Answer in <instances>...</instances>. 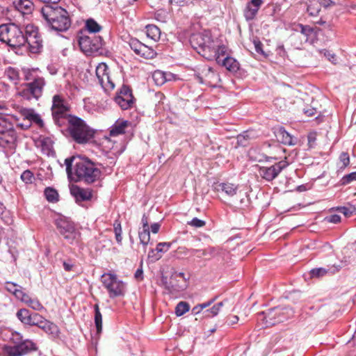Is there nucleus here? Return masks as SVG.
Returning a JSON list of instances; mask_svg holds the SVG:
<instances>
[{
    "instance_id": "nucleus-1",
    "label": "nucleus",
    "mask_w": 356,
    "mask_h": 356,
    "mask_svg": "<svg viewBox=\"0 0 356 356\" xmlns=\"http://www.w3.org/2000/svg\"><path fill=\"white\" fill-rule=\"evenodd\" d=\"M65 164L68 177L74 181L92 184L100 178L101 170L97 164L86 157L73 156L65 159Z\"/></svg>"
},
{
    "instance_id": "nucleus-2",
    "label": "nucleus",
    "mask_w": 356,
    "mask_h": 356,
    "mask_svg": "<svg viewBox=\"0 0 356 356\" xmlns=\"http://www.w3.org/2000/svg\"><path fill=\"white\" fill-rule=\"evenodd\" d=\"M190 43L199 54L207 60H213L218 52L223 53L225 49V45L212 38L209 31L193 34Z\"/></svg>"
},
{
    "instance_id": "nucleus-3",
    "label": "nucleus",
    "mask_w": 356,
    "mask_h": 356,
    "mask_svg": "<svg viewBox=\"0 0 356 356\" xmlns=\"http://www.w3.org/2000/svg\"><path fill=\"white\" fill-rule=\"evenodd\" d=\"M41 13L47 25L56 31H65L71 25L67 11L57 3L44 5Z\"/></svg>"
},
{
    "instance_id": "nucleus-4",
    "label": "nucleus",
    "mask_w": 356,
    "mask_h": 356,
    "mask_svg": "<svg viewBox=\"0 0 356 356\" xmlns=\"http://www.w3.org/2000/svg\"><path fill=\"white\" fill-rule=\"evenodd\" d=\"M67 130L71 138L79 144H86L94 136L93 131L82 119L76 116H70Z\"/></svg>"
},
{
    "instance_id": "nucleus-5",
    "label": "nucleus",
    "mask_w": 356,
    "mask_h": 356,
    "mask_svg": "<svg viewBox=\"0 0 356 356\" xmlns=\"http://www.w3.org/2000/svg\"><path fill=\"white\" fill-rule=\"evenodd\" d=\"M0 41L6 43L12 48H19L25 45L24 31L15 24L0 25Z\"/></svg>"
},
{
    "instance_id": "nucleus-6",
    "label": "nucleus",
    "mask_w": 356,
    "mask_h": 356,
    "mask_svg": "<svg viewBox=\"0 0 356 356\" xmlns=\"http://www.w3.org/2000/svg\"><path fill=\"white\" fill-rule=\"evenodd\" d=\"M25 44L32 54H38L43 49V40L39 29L33 24H27L24 28Z\"/></svg>"
},
{
    "instance_id": "nucleus-7",
    "label": "nucleus",
    "mask_w": 356,
    "mask_h": 356,
    "mask_svg": "<svg viewBox=\"0 0 356 356\" xmlns=\"http://www.w3.org/2000/svg\"><path fill=\"white\" fill-rule=\"evenodd\" d=\"M101 282L107 289L111 298L124 295L126 291L125 284L122 280H120L116 275L104 273L101 277Z\"/></svg>"
},
{
    "instance_id": "nucleus-8",
    "label": "nucleus",
    "mask_w": 356,
    "mask_h": 356,
    "mask_svg": "<svg viewBox=\"0 0 356 356\" xmlns=\"http://www.w3.org/2000/svg\"><path fill=\"white\" fill-rule=\"evenodd\" d=\"M17 136L13 124L6 118H0V146L13 147Z\"/></svg>"
},
{
    "instance_id": "nucleus-9",
    "label": "nucleus",
    "mask_w": 356,
    "mask_h": 356,
    "mask_svg": "<svg viewBox=\"0 0 356 356\" xmlns=\"http://www.w3.org/2000/svg\"><path fill=\"white\" fill-rule=\"evenodd\" d=\"M45 85V79L43 76H41L31 83H26L25 88L19 94L26 100H31L32 99L38 100L42 97Z\"/></svg>"
},
{
    "instance_id": "nucleus-10",
    "label": "nucleus",
    "mask_w": 356,
    "mask_h": 356,
    "mask_svg": "<svg viewBox=\"0 0 356 356\" xmlns=\"http://www.w3.org/2000/svg\"><path fill=\"white\" fill-rule=\"evenodd\" d=\"M195 76L200 83L211 86H216L220 81L219 74L206 65L197 67Z\"/></svg>"
},
{
    "instance_id": "nucleus-11",
    "label": "nucleus",
    "mask_w": 356,
    "mask_h": 356,
    "mask_svg": "<svg viewBox=\"0 0 356 356\" xmlns=\"http://www.w3.org/2000/svg\"><path fill=\"white\" fill-rule=\"evenodd\" d=\"M79 47L86 54L98 53L102 48L103 40L100 36H81L79 40Z\"/></svg>"
},
{
    "instance_id": "nucleus-12",
    "label": "nucleus",
    "mask_w": 356,
    "mask_h": 356,
    "mask_svg": "<svg viewBox=\"0 0 356 356\" xmlns=\"http://www.w3.org/2000/svg\"><path fill=\"white\" fill-rule=\"evenodd\" d=\"M289 164V162L286 160H282L270 167H259V174L262 179L267 181H271L275 179Z\"/></svg>"
},
{
    "instance_id": "nucleus-13",
    "label": "nucleus",
    "mask_w": 356,
    "mask_h": 356,
    "mask_svg": "<svg viewBox=\"0 0 356 356\" xmlns=\"http://www.w3.org/2000/svg\"><path fill=\"white\" fill-rule=\"evenodd\" d=\"M115 101L123 110L131 108L134 103V97L131 88L123 85L115 97Z\"/></svg>"
},
{
    "instance_id": "nucleus-14",
    "label": "nucleus",
    "mask_w": 356,
    "mask_h": 356,
    "mask_svg": "<svg viewBox=\"0 0 356 356\" xmlns=\"http://www.w3.org/2000/svg\"><path fill=\"white\" fill-rule=\"evenodd\" d=\"M129 44L136 54L145 59H152L157 54L152 48L144 44L136 38H131Z\"/></svg>"
},
{
    "instance_id": "nucleus-15",
    "label": "nucleus",
    "mask_w": 356,
    "mask_h": 356,
    "mask_svg": "<svg viewBox=\"0 0 356 356\" xmlns=\"http://www.w3.org/2000/svg\"><path fill=\"white\" fill-rule=\"evenodd\" d=\"M213 60L230 72H236L239 70V63L235 58L227 55L226 47L225 51L223 53L218 52Z\"/></svg>"
},
{
    "instance_id": "nucleus-16",
    "label": "nucleus",
    "mask_w": 356,
    "mask_h": 356,
    "mask_svg": "<svg viewBox=\"0 0 356 356\" xmlns=\"http://www.w3.org/2000/svg\"><path fill=\"white\" fill-rule=\"evenodd\" d=\"M263 4L262 0H250L243 10V16L247 21L253 20Z\"/></svg>"
},
{
    "instance_id": "nucleus-17",
    "label": "nucleus",
    "mask_w": 356,
    "mask_h": 356,
    "mask_svg": "<svg viewBox=\"0 0 356 356\" xmlns=\"http://www.w3.org/2000/svg\"><path fill=\"white\" fill-rule=\"evenodd\" d=\"M70 193L77 203L88 201L92 198V191L73 185L70 188Z\"/></svg>"
},
{
    "instance_id": "nucleus-18",
    "label": "nucleus",
    "mask_w": 356,
    "mask_h": 356,
    "mask_svg": "<svg viewBox=\"0 0 356 356\" xmlns=\"http://www.w3.org/2000/svg\"><path fill=\"white\" fill-rule=\"evenodd\" d=\"M268 154L270 156H267L264 152H260V150L257 148L250 149L248 153L250 159L257 162L277 161L280 159V157L273 155V152H268Z\"/></svg>"
},
{
    "instance_id": "nucleus-19",
    "label": "nucleus",
    "mask_w": 356,
    "mask_h": 356,
    "mask_svg": "<svg viewBox=\"0 0 356 356\" xmlns=\"http://www.w3.org/2000/svg\"><path fill=\"white\" fill-rule=\"evenodd\" d=\"M131 126V122L123 119H118L109 128V136L112 137L118 136L124 134L128 127Z\"/></svg>"
},
{
    "instance_id": "nucleus-20",
    "label": "nucleus",
    "mask_w": 356,
    "mask_h": 356,
    "mask_svg": "<svg viewBox=\"0 0 356 356\" xmlns=\"http://www.w3.org/2000/svg\"><path fill=\"white\" fill-rule=\"evenodd\" d=\"M280 307H276L259 314V316H264L266 327L272 326L277 323V316L280 314Z\"/></svg>"
},
{
    "instance_id": "nucleus-21",
    "label": "nucleus",
    "mask_w": 356,
    "mask_h": 356,
    "mask_svg": "<svg viewBox=\"0 0 356 356\" xmlns=\"http://www.w3.org/2000/svg\"><path fill=\"white\" fill-rule=\"evenodd\" d=\"M68 111L69 107L51 109L54 121L58 126L63 125L65 121L69 120L70 115H68Z\"/></svg>"
},
{
    "instance_id": "nucleus-22",
    "label": "nucleus",
    "mask_w": 356,
    "mask_h": 356,
    "mask_svg": "<svg viewBox=\"0 0 356 356\" xmlns=\"http://www.w3.org/2000/svg\"><path fill=\"white\" fill-rule=\"evenodd\" d=\"M21 75L22 76V79L27 81V83H31L38 79V78L42 76L41 71L38 68L29 67L22 68Z\"/></svg>"
},
{
    "instance_id": "nucleus-23",
    "label": "nucleus",
    "mask_w": 356,
    "mask_h": 356,
    "mask_svg": "<svg viewBox=\"0 0 356 356\" xmlns=\"http://www.w3.org/2000/svg\"><path fill=\"white\" fill-rule=\"evenodd\" d=\"M236 195V197L234 200V207L242 210L248 208L250 204V200L247 192L238 191Z\"/></svg>"
},
{
    "instance_id": "nucleus-24",
    "label": "nucleus",
    "mask_w": 356,
    "mask_h": 356,
    "mask_svg": "<svg viewBox=\"0 0 356 356\" xmlns=\"http://www.w3.org/2000/svg\"><path fill=\"white\" fill-rule=\"evenodd\" d=\"M215 190L218 192H222L228 196L233 197L238 191V186L232 183H220L215 186Z\"/></svg>"
},
{
    "instance_id": "nucleus-25",
    "label": "nucleus",
    "mask_w": 356,
    "mask_h": 356,
    "mask_svg": "<svg viewBox=\"0 0 356 356\" xmlns=\"http://www.w3.org/2000/svg\"><path fill=\"white\" fill-rule=\"evenodd\" d=\"M108 67L105 63H99L96 67V76L99 80V83L102 87L106 83V81H108V74L107 72Z\"/></svg>"
},
{
    "instance_id": "nucleus-26",
    "label": "nucleus",
    "mask_w": 356,
    "mask_h": 356,
    "mask_svg": "<svg viewBox=\"0 0 356 356\" xmlns=\"http://www.w3.org/2000/svg\"><path fill=\"white\" fill-rule=\"evenodd\" d=\"M172 74L161 70H155L152 74V79L157 86H162L166 81L171 80Z\"/></svg>"
},
{
    "instance_id": "nucleus-27",
    "label": "nucleus",
    "mask_w": 356,
    "mask_h": 356,
    "mask_svg": "<svg viewBox=\"0 0 356 356\" xmlns=\"http://www.w3.org/2000/svg\"><path fill=\"white\" fill-rule=\"evenodd\" d=\"M55 224L61 235L67 232L68 229H72V227H74V225L72 222L63 216L58 217L56 220Z\"/></svg>"
},
{
    "instance_id": "nucleus-28",
    "label": "nucleus",
    "mask_w": 356,
    "mask_h": 356,
    "mask_svg": "<svg viewBox=\"0 0 356 356\" xmlns=\"http://www.w3.org/2000/svg\"><path fill=\"white\" fill-rule=\"evenodd\" d=\"M21 302H24L27 306L35 311H42L44 309L43 305L40 303L38 298H32L27 293H24Z\"/></svg>"
},
{
    "instance_id": "nucleus-29",
    "label": "nucleus",
    "mask_w": 356,
    "mask_h": 356,
    "mask_svg": "<svg viewBox=\"0 0 356 356\" xmlns=\"http://www.w3.org/2000/svg\"><path fill=\"white\" fill-rule=\"evenodd\" d=\"M277 136L278 140L284 145H294L296 144L293 137L283 127L279 129Z\"/></svg>"
},
{
    "instance_id": "nucleus-30",
    "label": "nucleus",
    "mask_w": 356,
    "mask_h": 356,
    "mask_svg": "<svg viewBox=\"0 0 356 356\" xmlns=\"http://www.w3.org/2000/svg\"><path fill=\"white\" fill-rule=\"evenodd\" d=\"M5 288L8 292L13 293L19 300L22 299L25 293L21 286L13 282H7Z\"/></svg>"
},
{
    "instance_id": "nucleus-31",
    "label": "nucleus",
    "mask_w": 356,
    "mask_h": 356,
    "mask_svg": "<svg viewBox=\"0 0 356 356\" xmlns=\"http://www.w3.org/2000/svg\"><path fill=\"white\" fill-rule=\"evenodd\" d=\"M41 330L44 331L47 334H56L58 332V327L54 323L49 321L48 320L44 318L42 321V323L38 326Z\"/></svg>"
},
{
    "instance_id": "nucleus-32",
    "label": "nucleus",
    "mask_w": 356,
    "mask_h": 356,
    "mask_svg": "<svg viewBox=\"0 0 356 356\" xmlns=\"http://www.w3.org/2000/svg\"><path fill=\"white\" fill-rule=\"evenodd\" d=\"M300 33L304 35L307 38V41L310 38L312 39L313 37H316L317 35V28H313L309 25H303L299 24Z\"/></svg>"
},
{
    "instance_id": "nucleus-33",
    "label": "nucleus",
    "mask_w": 356,
    "mask_h": 356,
    "mask_svg": "<svg viewBox=\"0 0 356 356\" xmlns=\"http://www.w3.org/2000/svg\"><path fill=\"white\" fill-rule=\"evenodd\" d=\"M62 236L67 241V243L70 244H74L78 241L79 238V232L75 229V227H74L72 229H68L67 232L63 234Z\"/></svg>"
},
{
    "instance_id": "nucleus-34",
    "label": "nucleus",
    "mask_w": 356,
    "mask_h": 356,
    "mask_svg": "<svg viewBox=\"0 0 356 356\" xmlns=\"http://www.w3.org/2000/svg\"><path fill=\"white\" fill-rule=\"evenodd\" d=\"M17 347L19 348L21 356L27 353L31 350H34L36 349L35 344L29 340H25L17 344Z\"/></svg>"
},
{
    "instance_id": "nucleus-35",
    "label": "nucleus",
    "mask_w": 356,
    "mask_h": 356,
    "mask_svg": "<svg viewBox=\"0 0 356 356\" xmlns=\"http://www.w3.org/2000/svg\"><path fill=\"white\" fill-rule=\"evenodd\" d=\"M95 309V324L97 329V333L100 334L102 330V315L100 312L98 304L94 305Z\"/></svg>"
},
{
    "instance_id": "nucleus-36",
    "label": "nucleus",
    "mask_w": 356,
    "mask_h": 356,
    "mask_svg": "<svg viewBox=\"0 0 356 356\" xmlns=\"http://www.w3.org/2000/svg\"><path fill=\"white\" fill-rule=\"evenodd\" d=\"M146 33L147 37L155 41L159 39L161 35L160 29L153 24L146 26Z\"/></svg>"
},
{
    "instance_id": "nucleus-37",
    "label": "nucleus",
    "mask_w": 356,
    "mask_h": 356,
    "mask_svg": "<svg viewBox=\"0 0 356 356\" xmlns=\"http://www.w3.org/2000/svg\"><path fill=\"white\" fill-rule=\"evenodd\" d=\"M138 236L140 243L143 245L144 250L146 251L147 245L150 243L149 229H142V230H140Z\"/></svg>"
},
{
    "instance_id": "nucleus-38",
    "label": "nucleus",
    "mask_w": 356,
    "mask_h": 356,
    "mask_svg": "<svg viewBox=\"0 0 356 356\" xmlns=\"http://www.w3.org/2000/svg\"><path fill=\"white\" fill-rule=\"evenodd\" d=\"M16 316L22 323L29 325V323H30L31 314L27 309L23 308L19 309Z\"/></svg>"
},
{
    "instance_id": "nucleus-39",
    "label": "nucleus",
    "mask_w": 356,
    "mask_h": 356,
    "mask_svg": "<svg viewBox=\"0 0 356 356\" xmlns=\"http://www.w3.org/2000/svg\"><path fill=\"white\" fill-rule=\"evenodd\" d=\"M44 193L48 202L54 203L58 201L59 195L56 189L48 187L45 188Z\"/></svg>"
},
{
    "instance_id": "nucleus-40",
    "label": "nucleus",
    "mask_w": 356,
    "mask_h": 356,
    "mask_svg": "<svg viewBox=\"0 0 356 356\" xmlns=\"http://www.w3.org/2000/svg\"><path fill=\"white\" fill-rule=\"evenodd\" d=\"M281 313L277 316V323L284 321L287 320L291 316H293V312L289 307H280Z\"/></svg>"
},
{
    "instance_id": "nucleus-41",
    "label": "nucleus",
    "mask_w": 356,
    "mask_h": 356,
    "mask_svg": "<svg viewBox=\"0 0 356 356\" xmlns=\"http://www.w3.org/2000/svg\"><path fill=\"white\" fill-rule=\"evenodd\" d=\"M33 9L34 5L33 2L29 0L22 3L21 8H19L17 10L23 15H29L33 12Z\"/></svg>"
},
{
    "instance_id": "nucleus-42",
    "label": "nucleus",
    "mask_w": 356,
    "mask_h": 356,
    "mask_svg": "<svg viewBox=\"0 0 356 356\" xmlns=\"http://www.w3.org/2000/svg\"><path fill=\"white\" fill-rule=\"evenodd\" d=\"M321 10L320 4L318 0L310 1L309 4L307 6V11L312 16H316Z\"/></svg>"
},
{
    "instance_id": "nucleus-43",
    "label": "nucleus",
    "mask_w": 356,
    "mask_h": 356,
    "mask_svg": "<svg viewBox=\"0 0 356 356\" xmlns=\"http://www.w3.org/2000/svg\"><path fill=\"white\" fill-rule=\"evenodd\" d=\"M6 76L10 80L17 82L21 79V71L19 72L17 69L10 67L6 70Z\"/></svg>"
},
{
    "instance_id": "nucleus-44",
    "label": "nucleus",
    "mask_w": 356,
    "mask_h": 356,
    "mask_svg": "<svg viewBox=\"0 0 356 356\" xmlns=\"http://www.w3.org/2000/svg\"><path fill=\"white\" fill-rule=\"evenodd\" d=\"M68 107L65 99L59 95L53 97L51 109Z\"/></svg>"
},
{
    "instance_id": "nucleus-45",
    "label": "nucleus",
    "mask_w": 356,
    "mask_h": 356,
    "mask_svg": "<svg viewBox=\"0 0 356 356\" xmlns=\"http://www.w3.org/2000/svg\"><path fill=\"white\" fill-rule=\"evenodd\" d=\"M190 305L186 302H179L175 307V314L177 316H181L189 311Z\"/></svg>"
},
{
    "instance_id": "nucleus-46",
    "label": "nucleus",
    "mask_w": 356,
    "mask_h": 356,
    "mask_svg": "<svg viewBox=\"0 0 356 356\" xmlns=\"http://www.w3.org/2000/svg\"><path fill=\"white\" fill-rule=\"evenodd\" d=\"M86 25L88 31L93 33L99 32L102 29L101 26L93 19H88Z\"/></svg>"
},
{
    "instance_id": "nucleus-47",
    "label": "nucleus",
    "mask_w": 356,
    "mask_h": 356,
    "mask_svg": "<svg viewBox=\"0 0 356 356\" xmlns=\"http://www.w3.org/2000/svg\"><path fill=\"white\" fill-rule=\"evenodd\" d=\"M113 229L115 235V239L118 244L122 243V227L119 220H115L113 223Z\"/></svg>"
},
{
    "instance_id": "nucleus-48",
    "label": "nucleus",
    "mask_w": 356,
    "mask_h": 356,
    "mask_svg": "<svg viewBox=\"0 0 356 356\" xmlns=\"http://www.w3.org/2000/svg\"><path fill=\"white\" fill-rule=\"evenodd\" d=\"M4 353L6 356H21L17 345L5 346Z\"/></svg>"
},
{
    "instance_id": "nucleus-49",
    "label": "nucleus",
    "mask_w": 356,
    "mask_h": 356,
    "mask_svg": "<svg viewBox=\"0 0 356 356\" xmlns=\"http://www.w3.org/2000/svg\"><path fill=\"white\" fill-rule=\"evenodd\" d=\"M328 270V269H326L325 268H313L310 270V275L312 277L319 278L325 275L327 273Z\"/></svg>"
},
{
    "instance_id": "nucleus-50",
    "label": "nucleus",
    "mask_w": 356,
    "mask_h": 356,
    "mask_svg": "<svg viewBox=\"0 0 356 356\" xmlns=\"http://www.w3.org/2000/svg\"><path fill=\"white\" fill-rule=\"evenodd\" d=\"M21 179L25 184H31L34 180L33 173L29 170H24L21 175Z\"/></svg>"
},
{
    "instance_id": "nucleus-51",
    "label": "nucleus",
    "mask_w": 356,
    "mask_h": 356,
    "mask_svg": "<svg viewBox=\"0 0 356 356\" xmlns=\"http://www.w3.org/2000/svg\"><path fill=\"white\" fill-rule=\"evenodd\" d=\"M44 317H42L38 313L31 314L30 323H29V325H35L38 327L40 324L42 323V321L44 320Z\"/></svg>"
},
{
    "instance_id": "nucleus-52",
    "label": "nucleus",
    "mask_w": 356,
    "mask_h": 356,
    "mask_svg": "<svg viewBox=\"0 0 356 356\" xmlns=\"http://www.w3.org/2000/svg\"><path fill=\"white\" fill-rule=\"evenodd\" d=\"M198 0H169L171 4L177 5L179 6H185L191 4H194Z\"/></svg>"
},
{
    "instance_id": "nucleus-53",
    "label": "nucleus",
    "mask_w": 356,
    "mask_h": 356,
    "mask_svg": "<svg viewBox=\"0 0 356 356\" xmlns=\"http://www.w3.org/2000/svg\"><path fill=\"white\" fill-rule=\"evenodd\" d=\"M188 224L192 227L200 228L205 225L206 222L197 218H193Z\"/></svg>"
},
{
    "instance_id": "nucleus-54",
    "label": "nucleus",
    "mask_w": 356,
    "mask_h": 356,
    "mask_svg": "<svg viewBox=\"0 0 356 356\" xmlns=\"http://www.w3.org/2000/svg\"><path fill=\"white\" fill-rule=\"evenodd\" d=\"M10 340L15 345L19 344L22 341V336L19 332H12Z\"/></svg>"
},
{
    "instance_id": "nucleus-55",
    "label": "nucleus",
    "mask_w": 356,
    "mask_h": 356,
    "mask_svg": "<svg viewBox=\"0 0 356 356\" xmlns=\"http://www.w3.org/2000/svg\"><path fill=\"white\" fill-rule=\"evenodd\" d=\"M171 246L170 243H159L157 244L156 250L159 254L160 252H167Z\"/></svg>"
},
{
    "instance_id": "nucleus-56",
    "label": "nucleus",
    "mask_w": 356,
    "mask_h": 356,
    "mask_svg": "<svg viewBox=\"0 0 356 356\" xmlns=\"http://www.w3.org/2000/svg\"><path fill=\"white\" fill-rule=\"evenodd\" d=\"M30 122H34L38 124L39 127H43V121L41 119V117L39 114L36 113L35 111H33L31 117L29 120Z\"/></svg>"
},
{
    "instance_id": "nucleus-57",
    "label": "nucleus",
    "mask_w": 356,
    "mask_h": 356,
    "mask_svg": "<svg viewBox=\"0 0 356 356\" xmlns=\"http://www.w3.org/2000/svg\"><path fill=\"white\" fill-rule=\"evenodd\" d=\"M34 110L32 108H20L19 110V113L24 117V119L29 120L31 117Z\"/></svg>"
},
{
    "instance_id": "nucleus-58",
    "label": "nucleus",
    "mask_w": 356,
    "mask_h": 356,
    "mask_svg": "<svg viewBox=\"0 0 356 356\" xmlns=\"http://www.w3.org/2000/svg\"><path fill=\"white\" fill-rule=\"evenodd\" d=\"M354 180H356V172L345 175L342 178L341 181L342 184H348Z\"/></svg>"
},
{
    "instance_id": "nucleus-59",
    "label": "nucleus",
    "mask_w": 356,
    "mask_h": 356,
    "mask_svg": "<svg viewBox=\"0 0 356 356\" xmlns=\"http://www.w3.org/2000/svg\"><path fill=\"white\" fill-rule=\"evenodd\" d=\"M340 161L341 163H342V166L341 167V168H345L346 167H347L348 165H349V163H350V158H349V155L348 153L346 152H342L340 155Z\"/></svg>"
},
{
    "instance_id": "nucleus-60",
    "label": "nucleus",
    "mask_w": 356,
    "mask_h": 356,
    "mask_svg": "<svg viewBox=\"0 0 356 356\" xmlns=\"http://www.w3.org/2000/svg\"><path fill=\"white\" fill-rule=\"evenodd\" d=\"M250 138V135L248 132H244L243 134H240L237 137L238 143L242 146H245L247 144L245 140Z\"/></svg>"
},
{
    "instance_id": "nucleus-61",
    "label": "nucleus",
    "mask_w": 356,
    "mask_h": 356,
    "mask_svg": "<svg viewBox=\"0 0 356 356\" xmlns=\"http://www.w3.org/2000/svg\"><path fill=\"white\" fill-rule=\"evenodd\" d=\"M161 257V255H160L155 249H152L148 253V258L151 259L152 261H156L159 260Z\"/></svg>"
},
{
    "instance_id": "nucleus-62",
    "label": "nucleus",
    "mask_w": 356,
    "mask_h": 356,
    "mask_svg": "<svg viewBox=\"0 0 356 356\" xmlns=\"http://www.w3.org/2000/svg\"><path fill=\"white\" fill-rule=\"evenodd\" d=\"M134 277L136 280L138 281H141L143 280V264H140V266L139 268L137 269L134 274Z\"/></svg>"
},
{
    "instance_id": "nucleus-63",
    "label": "nucleus",
    "mask_w": 356,
    "mask_h": 356,
    "mask_svg": "<svg viewBox=\"0 0 356 356\" xmlns=\"http://www.w3.org/2000/svg\"><path fill=\"white\" fill-rule=\"evenodd\" d=\"M339 212L343 213L345 217H349L351 216L353 211L348 207H342L337 209Z\"/></svg>"
},
{
    "instance_id": "nucleus-64",
    "label": "nucleus",
    "mask_w": 356,
    "mask_h": 356,
    "mask_svg": "<svg viewBox=\"0 0 356 356\" xmlns=\"http://www.w3.org/2000/svg\"><path fill=\"white\" fill-rule=\"evenodd\" d=\"M238 320L239 318L238 316H231L227 318L226 323L228 325H233L237 323Z\"/></svg>"
}]
</instances>
